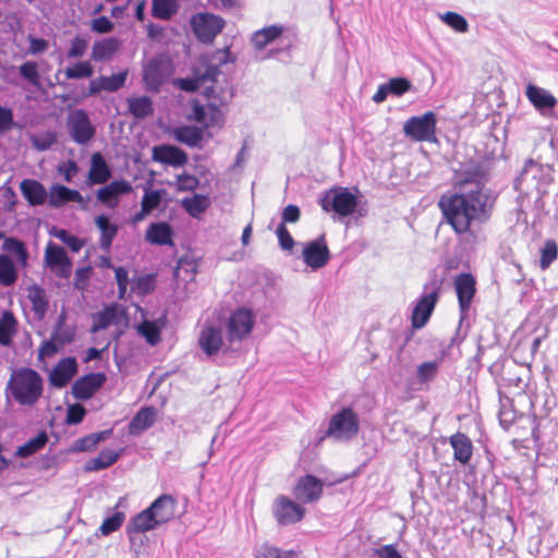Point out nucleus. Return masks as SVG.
Returning a JSON list of instances; mask_svg holds the SVG:
<instances>
[{
    "instance_id": "f257e3e1",
    "label": "nucleus",
    "mask_w": 558,
    "mask_h": 558,
    "mask_svg": "<svg viewBox=\"0 0 558 558\" xmlns=\"http://www.w3.org/2000/svg\"><path fill=\"white\" fill-rule=\"evenodd\" d=\"M496 201L497 194L490 187L473 186L456 192L447 201L441 198L440 206L456 233L475 238L472 228L490 220Z\"/></svg>"
},
{
    "instance_id": "f03ea898",
    "label": "nucleus",
    "mask_w": 558,
    "mask_h": 558,
    "mask_svg": "<svg viewBox=\"0 0 558 558\" xmlns=\"http://www.w3.org/2000/svg\"><path fill=\"white\" fill-rule=\"evenodd\" d=\"M230 61L228 48L217 50L208 62H204V69H196L194 76L180 81V87L185 92H196L204 88V95L209 99L208 110L214 114H220L219 107L228 105L233 96L231 87H218V76L221 74L220 66Z\"/></svg>"
},
{
    "instance_id": "7ed1b4c3",
    "label": "nucleus",
    "mask_w": 558,
    "mask_h": 558,
    "mask_svg": "<svg viewBox=\"0 0 558 558\" xmlns=\"http://www.w3.org/2000/svg\"><path fill=\"white\" fill-rule=\"evenodd\" d=\"M357 187L333 186L319 197V205L326 213H335L340 217L357 214L364 217L367 214L366 201Z\"/></svg>"
},
{
    "instance_id": "20e7f679",
    "label": "nucleus",
    "mask_w": 558,
    "mask_h": 558,
    "mask_svg": "<svg viewBox=\"0 0 558 558\" xmlns=\"http://www.w3.org/2000/svg\"><path fill=\"white\" fill-rule=\"evenodd\" d=\"M7 390L20 404L33 405L43 393V380L36 371L24 367L12 374Z\"/></svg>"
},
{
    "instance_id": "39448f33",
    "label": "nucleus",
    "mask_w": 558,
    "mask_h": 558,
    "mask_svg": "<svg viewBox=\"0 0 558 558\" xmlns=\"http://www.w3.org/2000/svg\"><path fill=\"white\" fill-rule=\"evenodd\" d=\"M359 432V414L351 407H343L330 417L324 437L338 442H349Z\"/></svg>"
},
{
    "instance_id": "423d86ee",
    "label": "nucleus",
    "mask_w": 558,
    "mask_h": 558,
    "mask_svg": "<svg viewBox=\"0 0 558 558\" xmlns=\"http://www.w3.org/2000/svg\"><path fill=\"white\" fill-rule=\"evenodd\" d=\"M441 287L442 280L437 277L424 284L422 294L412 310L411 324L414 329H421L428 323L439 300Z\"/></svg>"
},
{
    "instance_id": "0eeeda50",
    "label": "nucleus",
    "mask_w": 558,
    "mask_h": 558,
    "mask_svg": "<svg viewBox=\"0 0 558 558\" xmlns=\"http://www.w3.org/2000/svg\"><path fill=\"white\" fill-rule=\"evenodd\" d=\"M453 180L457 192H461L473 186L488 187L489 179L486 166L482 161L470 159L461 162L454 170Z\"/></svg>"
},
{
    "instance_id": "6e6552de",
    "label": "nucleus",
    "mask_w": 558,
    "mask_h": 558,
    "mask_svg": "<svg viewBox=\"0 0 558 558\" xmlns=\"http://www.w3.org/2000/svg\"><path fill=\"white\" fill-rule=\"evenodd\" d=\"M437 117L433 111H427L422 116H413L403 124V133L407 137L415 142L436 143Z\"/></svg>"
},
{
    "instance_id": "1a4fd4ad",
    "label": "nucleus",
    "mask_w": 558,
    "mask_h": 558,
    "mask_svg": "<svg viewBox=\"0 0 558 558\" xmlns=\"http://www.w3.org/2000/svg\"><path fill=\"white\" fill-rule=\"evenodd\" d=\"M190 23L196 38L203 44H211L226 25L222 17L207 12L193 15Z\"/></svg>"
},
{
    "instance_id": "9d476101",
    "label": "nucleus",
    "mask_w": 558,
    "mask_h": 558,
    "mask_svg": "<svg viewBox=\"0 0 558 558\" xmlns=\"http://www.w3.org/2000/svg\"><path fill=\"white\" fill-rule=\"evenodd\" d=\"M255 317L251 310L241 307L234 311L227 320V341L232 347L247 337L254 326Z\"/></svg>"
},
{
    "instance_id": "9b49d317",
    "label": "nucleus",
    "mask_w": 558,
    "mask_h": 558,
    "mask_svg": "<svg viewBox=\"0 0 558 558\" xmlns=\"http://www.w3.org/2000/svg\"><path fill=\"white\" fill-rule=\"evenodd\" d=\"M198 345L208 357L217 356L220 351L222 354H228L229 352L233 353L240 350V347L233 348L230 344L227 347L221 329L214 325L203 327L198 336Z\"/></svg>"
},
{
    "instance_id": "f8f14e48",
    "label": "nucleus",
    "mask_w": 558,
    "mask_h": 558,
    "mask_svg": "<svg viewBox=\"0 0 558 558\" xmlns=\"http://www.w3.org/2000/svg\"><path fill=\"white\" fill-rule=\"evenodd\" d=\"M306 513L305 508L287 496H278L272 505V514L281 526L300 522Z\"/></svg>"
},
{
    "instance_id": "ddd939ff",
    "label": "nucleus",
    "mask_w": 558,
    "mask_h": 558,
    "mask_svg": "<svg viewBox=\"0 0 558 558\" xmlns=\"http://www.w3.org/2000/svg\"><path fill=\"white\" fill-rule=\"evenodd\" d=\"M68 129L71 138L78 145H85L90 142L96 133L88 113L83 109H77L69 116Z\"/></svg>"
},
{
    "instance_id": "4468645a",
    "label": "nucleus",
    "mask_w": 558,
    "mask_h": 558,
    "mask_svg": "<svg viewBox=\"0 0 558 558\" xmlns=\"http://www.w3.org/2000/svg\"><path fill=\"white\" fill-rule=\"evenodd\" d=\"M323 490L324 482L312 474H306L298 480L293 496L301 504H313L320 499Z\"/></svg>"
},
{
    "instance_id": "2eb2a0df",
    "label": "nucleus",
    "mask_w": 558,
    "mask_h": 558,
    "mask_svg": "<svg viewBox=\"0 0 558 558\" xmlns=\"http://www.w3.org/2000/svg\"><path fill=\"white\" fill-rule=\"evenodd\" d=\"M454 288L459 301L460 324L468 316L472 300L476 292L475 279L471 274H460L454 280Z\"/></svg>"
},
{
    "instance_id": "dca6fc26",
    "label": "nucleus",
    "mask_w": 558,
    "mask_h": 558,
    "mask_svg": "<svg viewBox=\"0 0 558 558\" xmlns=\"http://www.w3.org/2000/svg\"><path fill=\"white\" fill-rule=\"evenodd\" d=\"M525 96L533 107L544 117H551L558 100L547 89L534 84H527Z\"/></svg>"
},
{
    "instance_id": "f3484780",
    "label": "nucleus",
    "mask_w": 558,
    "mask_h": 558,
    "mask_svg": "<svg viewBox=\"0 0 558 558\" xmlns=\"http://www.w3.org/2000/svg\"><path fill=\"white\" fill-rule=\"evenodd\" d=\"M330 253L325 242V235H320L318 239L308 242L303 248L304 263L316 270L329 262Z\"/></svg>"
},
{
    "instance_id": "a211bd4d",
    "label": "nucleus",
    "mask_w": 558,
    "mask_h": 558,
    "mask_svg": "<svg viewBox=\"0 0 558 558\" xmlns=\"http://www.w3.org/2000/svg\"><path fill=\"white\" fill-rule=\"evenodd\" d=\"M104 373H89L76 379L72 385V395L76 400H88L106 383Z\"/></svg>"
},
{
    "instance_id": "6ab92c4d",
    "label": "nucleus",
    "mask_w": 558,
    "mask_h": 558,
    "mask_svg": "<svg viewBox=\"0 0 558 558\" xmlns=\"http://www.w3.org/2000/svg\"><path fill=\"white\" fill-rule=\"evenodd\" d=\"M132 192V185L126 180H114L97 191V199L106 207L113 209L119 204L121 195Z\"/></svg>"
},
{
    "instance_id": "aec40b11",
    "label": "nucleus",
    "mask_w": 558,
    "mask_h": 558,
    "mask_svg": "<svg viewBox=\"0 0 558 558\" xmlns=\"http://www.w3.org/2000/svg\"><path fill=\"white\" fill-rule=\"evenodd\" d=\"M159 527L157 520L149 508L144 509L130 519L126 524V534L131 544L135 543L136 534H143Z\"/></svg>"
},
{
    "instance_id": "412c9836",
    "label": "nucleus",
    "mask_w": 558,
    "mask_h": 558,
    "mask_svg": "<svg viewBox=\"0 0 558 558\" xmlns=\"http://www.w3.org/2000/svg\"><path fill=\"white\" fill-rule=\"evenodd\" d=\"M154 161L171 167H183L187 162L186 153L173 145L161 144L153 147Z\"/></svg>"
},
{
    "instance_id": "4be33fe9",
    "label": "nucleus",
    "mask_w": 558,
    "mask_h": 558,
    "mask_svg": "<svg viewBox=\"0 0 558 558\" xmlns=\"http://www.w3.org/2000/svg\"><path fill=\"white\" fill-rule=\"evenodd\" d=\"M177 500L172 495L163 494L156 498L148 507L160 525L174 518Z\"/></svg>"
},
{
    "instance_id": "5701e85b",
    "label": "nucleus",
    "mask_w": 558,
    "mask_h": 558,
    "mask_svg": "<svg viewBox=\"0 0 558 558\" xmlns=\"http://www.w3.org/2000/svg\"><path fill=\"white\" fill-rule=\"evenodd\" d=\"M77 372V363L75 357L62 359L52 369L50 374V383L57 388H62L69 384Z\"/></svg>"
},
{
    "instance_id": "b1692460",
    "label": "nucleus",
    "mask_w": 558,
    "mask_h": 558,
    "mask_svg": "<svg viewBox=\"0 0 558 558\" xmlns=\"http://www.w3.org/2000/svg\"><path fill=\"white\" fill-rule=\"evenodd\" d=\"M542 173V167L533 160H527L524 163L520 174L513 182L514 190L520 192H527L531 189L537 187V179Z\"/></svg>"
},
{
    "instance_id": "393cba45",
    "label": "nucleus",
    "mask_w": 558,
    "mask_h": 558,
    "mask_svg": "<svg viewBox=\"0 0 558 558\" xmlns=\"http://www.w3.org/2000/svg\"><path fill=\"white\" fill-rule=\"evenodd\" d=\"M173 229L166 221L151 222L145 233L147 242L154 245H170L173 243Z\"/></svg>"
},
{
    "instance_id": "a878e982",
    "label": "nucleus",
    "mask_w": 558,
    "mask_h": 558,
    "mask_svg": "<svg viewBox=\"0 0 558 558\" xmlns=\"http://www.w3.org/2000/svg\"><path fill=\"white\" fill-rule=\"evenodd\" d=\"M112 175L111 169L100 153H94L90 159V169L88 172V184H104Z\"/></svg>"
},
{
    "instance_id": "bb28decb",
    "label": "nucleus",
    "mask_w": 558,
    "mask_h": 558,
    "mask_svg": "<svg viewBox=\"0 0 558 558\" xmlns=\"http://www.w3.org/2000/svg\"><path fill=\"white\" fill-rule=\"evenodd\" d=\"M449 444L453 449L454 460L462 465H466L473 454V444L471 439L463 433H456L449 438Z\"/></svg>"
},
{
    "instance_id": "cd10ccee",
    "label": "nucleus",
    "mask_w": 558,
    "mask_h": 558,
    "mask_svg": "<svg viewBox=\"0 0 558 558\" xmlns=\"http://www.w3.org/2000/svg\"><path fill=\"white\" fill-rule=\"evenodd\" d=\"M70 202L83 203L84 198L77 190H72L61 184H53L51 186L49 193L50 206L59 208Z\"/></svg>"
},
{
    "instance_id": "c85d7f7f",
    "label": "nucleus",
    "mask_w": 558,
    "mask_h": 558,
    "mask_svg": "<svg viewBox=\"0 0 558 558\" xmlns=\"http://www.w3.org/2000/svg\"><path fill=\"white\" fill-rule=\"evenodd\" d=\"M21 192L31 206H39L45 204L48 193L45 186L32 179H24L20 185Z\"/></svg>"
},
{
    "instance_id": "c756f323",
    "label": "nucleus",
    "mask_w": 558,
    "mask_h": 558,
    "mask_svg": "<svg viewBox=\"0 0 558 558\" xmlns=\"http://www.w3.org/2000/svg\"><path fill=\"white\" fill-rule=\"evenodd\" d=\"M143 80L148 90L158 92L165 83V74L161 69V62L151 59L143 71Z\"/></svg>"
},
{
    "instance_id": "7c9ffc66",
    "label": "nucleus",
    "mask_w": 558,
    "mask_h": 558,
    "mask_svg": "<svg viewBox=\"0 0 558 558\" xmlns=\"http://www.w3.org/2000/svg\"><path fill=\"white\" fill-rule=\"evenodd\" d=\"M97 228L100 230L99 245L102 251L108 252L112 241L118 233V226L112 223L108 216L99 215L95 219Z\"/></svg>"
},
{
    "instance_id": "2f4dec72",
    "label": "nucleus",
    "mask_w": 558,
    "mask_h": 558,
    "mask_svg": "<svg viewBox=\"0 0 558 558\" xmlns=\"http://www.w3.org/2000/svg\"><path fill=\"white\" fill-rule=\"evenodd\" d=\"M156 411L154 408L141 409L129 423V433L137 436L148 429L155 423Z\"/></svg>"
},
{
    "instance_id": "473e14b6",
    "label": "nucleus",
    "mask_w": 558,
    "mask_h": 558,
    "mask_svg": "<svg viewBox=\"0 0 558 558\" xmlns=\"http://www.w3.org/2000/svg\"><path fill=\"white\" fill-rule=\"evenodd\" d=\"M120 41L114 37L104 38L94 43L92 48V59L95 61H106L119 50Z\"/></svg>"
},
{
    "instance_id": "72a5a7b5",
    "label": "nucleus",
    "mask_w": 558,
    "mask_h": 558,
    "mask_svg": "<svg viewBox=\"0 0 558 558\" xmlns=\"http://www.w3.org/2000/svg\"><path fill=\"white\" fill-rule=\"evenodd\" d=\"M283 29V26L280 25H271L262 28L252 35L251 41L256 50H262L278 39L282 35Z\"/></svg>"
},
{
    "instance_id": "f704fd0d",
    "label": "nucleus",
    "mask_w": 558,
    "mask_h": 558,
    "mask_svg": "<svg viewBox=\"0 0 558 558\" xmlns=\"http://www.w3.org/2000/svg\"><path fill=\"white\" fill-rule=\"evenodd\" d=\"M27 298L32 303V310L38 319H43L48 311V299L45 289L34 284L27 289Z\"/></svg>"
},
{
    "instance_id": "c9c22d12",
    "label": "nucleus",
    "mask_w": 558,
    "mask_h": 558,
    "mask_svg": "<svg viewBox=\"0 0 558 558\" xmlns=\"http://www.w3.org/2000/svg\"><path fill=\"white\" fill-rule=\"evenodd\" d=\"M117 304L107 305L102 311L93 314V325L90 327V332L96 333L100 330L107 329L117 320Z\"/></svg>"
},
{
    "instance_id": "e433bc0d",
    "label": "nucleus",
    "mask_w": 558,
    "mask_h": 558,
    "mask_svg": "<svg viewBox=\"0 0 558 558\" xmlns=\"http://www.w3.org/2000/svg\"><path fill=\"white\" fill-rule=\"evenodd\" d=\"M130 113L138 120L154 113L153 100L148 96L130 97L126 100Z\"/></svg>"
},
{
    "instance_id": "4c0bfd02",
    "label": "nucleus",
    "mask_w": 558,
    "mask_h": 558,
    "mask_svg": "<svg viewBox=\"0 0 558 558\" xmlns=\"http://www.w3.org/2000/svg\"><path fill=\"white\" fill-rule=\"evenodd\" d=\"M120 458V452L112 449H102L98 457L88 460L85 470L88 472H97L105 470L114 464Z\"/></svg>"
},
{
    "instance_id": "58836bf2",
    "label": "nucleus",
    "mask_w": 558,
    "mask_h": 558,
    "mask_svg": "<svg viewBox=\"0 0 558 558\" xmlns=\"http://www.w3.org/2000/svg\"><path fill=\"white\" fill-rule=\"evenodd\" d=\"M112 429H106L93 433L76 439L72 445L73 452H85L96 448V446L110 437Z\"/></svg>"
},
{
    "instance_id": "ea45409f",
    "label": "nucleus",
    "mask_w": 558,
    "mask_h": 558,
    "mask_svg": "<svg viewBox=\"0 0 558 558\" xmlns=\"http://www.w3.org/2000/svg\"><path fill=\"white\" fill-rule=\"evenodd\" d=\"M2 250L12 254L15 257L17 265L21 267H25L27 265L29 254L22 240L14 236L7 238L2 244Z\"/></svg>"
},
{
    "instance_id": "a19ab883",
    "label": "nucleus",
    "mask_w": 558,
    "mask_h": 558,
    "mask_svg": "<svg viewBox=\"0 0 558 558\" xmlns=\"http://www.w3.org/2000/svg\"><path fill=\"white\" fill-rule=\"evenodd\" d=\"M210 203L206 195L194 194L191 197H184L181 201L182 208L194 218H198L209 207Z\"/></svg>"
},
{
    "instance_id": "79ce46f5",
    "label": "nucleus",
    "mask_w": 558,
    "mask_h": 558,
    "mask_svg": "<svg viewBox=\"0 0 558 558\" xmlns=\"http://www.w3.org/2000/svg\"><path fill=\"white\" fill-rule=\"evenodd\" d=\"M17 322L11 312H3L0 318V345L10 347L16 333Z\"/></svg>"
},
{
    "instance_id": "37998d69",
    "label": "nucleus",
    "mask_w": 558,
    "mask_h": 558,
    "mask_svg": "<svg viewBox=\"0 0 558 558\" xmlns=\"http://www.w3.org/2000/svg\"><path fill=\"white\" fill-rule=\"evenodd\" d=\"M174 138L190 147L198 146L203 140V130L197 126H180L174 130Z\"/></svg>"
},
{
    "instance_id": "c03bdc74",
    "label": "nucleus",
    "mask_w": 558,
    "mask_h": 558,
    "mask_svg": "<svg viewBox=\"0 0 558 558\" xmlns=\"http://www.w3.org/2000/svg\"><path fill=\"white\" fill-rule=\"evenodd\" d=\"M51 337L58 342L60 347L71 343L75 338V330L73 327L66 326L65 314L62 313L57 320L52 330Z\"/></svg>"
},
{
    "instance_id": "a18cd8bd",
    "label": "nucleus",
    "mask_w": 558,
    "mask_h": 558,
    "mask_svg": "<svg viewBox=\"0 0 558 558\" xmlns=\"http://www.w3.org/2000/svg\"><path fill=\"white\" fill-rule=\"evenodd\" d=\"M48 442V435L45 430L38 433L37 436L31 438L24 445L20 446L16 456L21 458H28L34 453L41 450Z\"/></svg>"
},
{
    "instance_id": "49530a36",
    "label": "nucleus",
    "mask_w": 558,
    "mask_h": 558,
    "mask_svg": "<svg viewBox=\"0 0 558 558\" xmlns=\"http://www.w3.org/2000/svg\"><path fill=\"white\" fill-rule=\"evenodd\" d=\"M440 365L441 360L421 363L415 373L416 381L421 385H427L433 381L439 372Z\"/></svg>"
},
{
    "instance_id": "de8ad7c7",
    "label": "nucleus",
    "mask_w": 558,
    "mask_h": 558,
    "mask_svg": "<svg viewBox=\"0 0 558 558\" xmlns=\"http://www.w3.org/2000/svg\"><path fill=\"white\" fill-rule=\"evenodd\" d=\"M178 10V0H153L151 13L159 20L169 21Z\"/></svg>"
},
{
    "instance_id": "09e8293b",
    "label": "nucleus",
    "mask_w": 558,
    "mask_h": 558,
    "mask_svg": "<svg viewBox=\"0 0 558 558\" xmlns=\"http://www.w3.org/2000/svg\"><path fill=\"white\" fill-rule=\"evenodd\" d=\"M17 279V270L14 262L7 254H0V283L4 287L12 286Z\"/></svg>"
},
{
    "instance_id": "8fccbe9b",
    "label": "nucleus",
    "mask_w": 558,
    "mask_h": 558,
    "mask_svg": "<svg viewBox=\"0 0 558 558\" xmlns=\"http://www.w3.org/2000/svg\"><path fill=\"white\" fill-rule=\"evenodd\" d=\"M294 550H282L277 546L264 543L255 549L256 558H295Z\"/></svg>"
},
{
    "instance_id": "3c124183",
    "label": "nucleus",
    "mask_w": 558,
    "mask_h": 558,
    "mask_svg": "<svg viewBox=\"0 0 558 558\" xmlns=\"http://www.w3.org/2000/svg\"><path fill=\"white\" fill-rule=\"evenodd\" d=\"M539 266L547 269L558 257V245L555 240H546L539 250Z\"/></svg>"
},
{
    "instance_id": "603ef678",
    "label": "nucleus",
    "mask_w": 558,
    "mask_h": 558,
    "mask_svg": "<svg viewBox=\"0 0 558 558\" xmlns=\"http://www.w3.org/2000/svg\"><path fill=\"white\" fill-rule=\"evenodd\" d=\"M166 194H167V191L163 189H159V190L145 189L141 205L144 208H146L149 211V214H151L153 210L159 208V206L162 203V198L165 197Z\"/></svg>"
},
{
    "instance_id": "864d4df0",
    "label": "nucleus",
    "mask_w": 558,
    "mask_h": 558,
    "mask_svg": "<svg viewBox=\"0 0 558 558\" xmlns=\"http://www.w3.org/2000/svg\"><path fill=\"white\" fill-rule=\"evenodd\" d=\"M46 263L50 268H57L64 265L69 259L65 250L62 246L50 243L46 250Z\"/></svg>"
},
{
    "instance_id": "5fc2aeb1",
    "label": "nucleus",
    "mask_w": 558,
    "mask_h": 558,
    "mask_svg": "<svg viewBox=\"0 0 558 558\" xmlns=\"http://www.w3.org/2000/svg\"><path fill=\"white\" fill-rule=\"evenodd\" d=\"M94 73V68L89 61L76 62L73 66H68L64 71L68 80L89 78Z\"/></svg>"
},
{
    "instance_id": "6e6d98bb",
    "label": "nucleus",
    "mask_w": 558,
    "mask_h": 558,
    "mask_svg": "<svg viewBox=\"0 0 558 558\" xmlns=\"http://www.w3.org/2000/svg\"><path fill=\"white\" fill-rule=\"evenodd\" d=\"M20 75L33 86H39L38 65L35 61H26L19 68Z\"/></svg>"
},
{
    "instance_id": "4d7b16f0",
    "label": "nucleus",
    "mask_w": 558,
    "mask_h": 558,
    "mask_svg": "<svg viewBox=\"0 0 558 558\" xmlns=\"http://www.w3.org/2000/svg\"><path fill=\"white\" fill-rule=\"evenodd\" d=\"M389 93L392 96L401 97L412 88V83L407 77H392L387 82Z\"/></svg>"
},
{
    "instance_id": "13d9d810",
    "label": "nucleus",
    "mask_w": 558,
    "mask_h": 558,
    "mask_svg": "<svg viewBox=\"0 0 558 558\" xmlns=\"http://www.w3.org/2000/svg\"><path fill=\"white\" fill-rule=\"evenodd\" d=\"M124 518L125 515L123 512H114L112 515L106 518L99 527L101 534L107 536L119 530Z\"/></svg>"
},
{
    "instance_id": "bf43d9fd",
    "label": "nucleus",
    "mask_w": 558,
    "mask_h": 558,
    "mask_svg": "<svg viewBox=\"0 0 558 558\" xmlns=\"http://www.w3.org/2000/svg\"><path fill=\"white\" fill-rule=\"evenodd\" d=\"M128 73L126 72H120L112 74L110 76H101L104 82V90L114 93L121 89L126 81Z\"/></svg>"
},
{
    "instance_id": "052dcab7",
    "label": "nucleus",
    "mask_w": 558,
    "mask_h": 558,
    "mask_svg": "<svg viewBox=\"0 0 558 558\" xmlns=\"http://www.w3.org/2000/svg\"><path fill=\"white\" fill-rule=\"evenodd\" d=\"M441 20L459 33H465L469 29L468 21L456 12H446L441 15Z\"/></svg>"
},
{
    "instance_id": "680f3d73",
    "label": "nucleus",
    "mask_w": 558,
    "mask_h": 558,
    "mask_svg": "<svg viewBox=\"0 0 558 558\" xmlns=\"http://www.w3.org/2000/svg\"><path fill=\"white\" fill-rule=\"evenodd\" d=\"M88 47V43L85 38L81 36H75L71 40L70 49L68 50L66 58L74 59L81 58L85 54Z\"/></svg>"
},
{
    "instance_id": "e2e57ef3",
    "label": "nucleus",
    "mask_w": 558,
    "mask_h": 558,
    "mask_svg": "<svg viewBox=\"0 0 558 558\" xmlns=\"http://www.w3.org/2000/svg\"><path fill=\"white\" fill-rule=\"evenodd\" d=\"M15 126L13 110L0 106V134H4Z\"/></svg>"
},
{
    "instance_id": "0e129e2a",
    "label": "nucleus",
    "mask_w": 558,
    "mask_h": 558,
    "mask_svg": "<svg viewBox=\"0 0 558 558\" xmlns=\"http://www.w3.org/2000/svg\"><path fill=\"white\" fill-rule=\"evenodd\" d=\"M86 415V410L82 404H72L69 405L66 411V418L65 422L69 425H76L80 424Z\"/></svg>"
},
{
    "instance_id": "69168bd1",
    "label": "nucleus",
    "mask_w": 558,
    "mask_h": 558,
    "mask_svg": "<svg viewBox=\"0 0 558 558\" xmlns=\"http://www.w3.org/2000/svg\"><path fill=\"white\" fill-rule=\"evenodd\" d=\"M276 234L278 236L279 245L283 251H292L294 247V239L290 234L289 230L283 223H280L276 230Z\"/></svg>"
},
{
    "instance_id": "338daca9",
    "label": "nucleus",
    "mask_w": 558,
    "mask_h": 558,
    "mask_svg": "<svg viewBox=\"0 0 558 558\" xmlns=\"http://www.w3.org/2000/svg\"><path fill=\"white\" fill-rule=\"evenodd\" d=\"M178 191H194L198 187L199 181L195 175L182 173L177 175Z\"/></svg>"
},
{
    "instance_id": "774afa93",
    "label": "nucleus",
    "mask_w": 558,
    "mask_h": 558,
    "mask_svg": "<svg viewBox=\"0 0 558 558\" xmlns=\"http://www.w3.org/2000/svg\"><path fill=\"white\" fill-rule=\"evenodd\" d=\"M113 26V23L107 16H99L92 22V31L98 34L110 33Z\"/></svg>"
}]
</instances>
